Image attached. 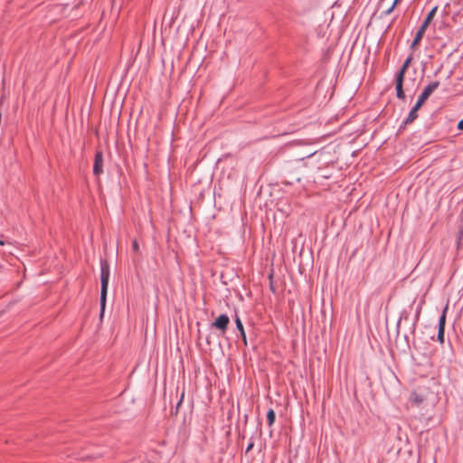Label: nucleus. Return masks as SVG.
I'll return each instance as SVG.
<instances>
[{
    "label": "nucleus",
    "instance_id": "obj_15",
    "mask_svg": "<svg viewBox=\"0 0 463 463\" xmlns=\"http://www.w3.org/2000/svg\"><path fill=\"white\" fill-rule=\"evenodd\" d=\"M394 7L395 6L392 5V6L390 8H387V10L384 12L385 14H390L392 12V10L394 9Z\"/></svg>",
    "mask_w": 463,
    "mask_h": 463
},
{
    "label": "nucleus",
    "instance_id": "obj_1",
    "mask_svg": "<svg viewBox=\"0 0 463 463\" xmlns=\"http://www.w3.org/2000/svg\"><path fill=\"white\" fill-rule=\"evenodd\" d=\"M110 269L109 265L107 260H102L100 262V281H101V290H100V316L103 315L105 306H106V298L108 293V286L109 280Z\"/></svg>",
    "mask_w": 463,
    "mask_h": 463
},
{
    "label": "nucleus",
    "instance_id": "obj_19",
    "mask_svg": "<svg viewBox=\"0 0 463 463\" xmlns=\"http://www.w3.org/2000/svg\"><path fill=\"white\" fill-rule=\"evenodd\" d=\"M399 0H394V2L392 3V5L396 6V5L398 4Z\"/></svg>",
    "mask_w": 463,
    "mask_h": 463
},
{
    "label": "nucleus",
    "instance_id": "obj_18",
    "mask_svg": "<svg viewBox=\"0 0 463 463\" xmlns=\"http://www.w3.org/2000/svg\"><path fill=\"white\" fill-rule=\"evenodd\" d=\"M6 242L4 240H0V246H4Z\"/></svg>",
    "mask_w": 463,
    "mask_h": 463
},
{
    "label": "nucleus",
    "instance_id": "obj_10",
    "mask_svg": "<svg viewBox=\"0 0 463 463\" xmlns=\"http://www.w3.org/2000/svg\"><path fill=\"white\" fill-rule=\"evenodd\" d=\"M403 80L404 79L396 78V96L400 99H405V94H404L403 88H402Z\"/></svg>",
    "mask_w": 463,
    "mask_h": 463
},
{
    "label": "nucleus",
    "instance_id": "obj_13",
    "mask_svg": "<svg viewBox=\"0 0 463 463\" xmlns=\"http://www.w3.org/2000/svg\"><path fill=\"white\" fill-rule=\"evenodd\" d=\"M411 401L416 405H420V403H422L424 399L420 397L418 393L413 392L411 396Z\"/></svg>",
    "mask_w": 463,
    "mask_h": 463
},
{
    "label": "nucleus",
    "instance_id": "obj_6",
    "mask_svg": "<svg viewBox=\"0 0 463 463\" xmlns=\"http://www.w3.org/2000/svg\"><path fill=\"white\" fill-rule=\"evenodd\" d=\"M422 106V103L417 100L416 104L411 108V111L409 112L408 117L404 120L403 124H411L418 117L417 111L420 109Z\"/></svg>",
    "mask_w": 463,
    "mask_h": 463
},
{
    "label": "nucleus",
    "instance_id": "obj_11",
    "mask_svg": "<svg viewBox=\"0 0 463 463\" xmlns=\"http://www.w3.org/2000/svg\"><path fill=\"white\" fill-rule=\"evenodd\" d=\"M425 33V31H423L422 29L419 28L411 44V49H414L417 44L421 41L423 35Z\"/></svg>",
    "mask_w": 463,
    "mask_h": 463
},
{
    "label": "nucleus",
    "instance_id": "obj_3",
    "mask_svg": "<svg viewBox=\"0 0 463 463\" xmlns=\"http://www.w3.org/2000/svg\"><path fill=\"white\" fill-rule=\"evenodd\" d=\"M229 324V317L225 314H222L214 320V322L212 324V326L215 327L216 329H219L222 332V334H224L227 330Z\"/></svg>",
    "mask_w": 463,
    "mask_h": 463
},
{
    "label": "nucleus",
    "instance_id": "obj_8",
    "mask_svg": "<svg viewBox=\"0 0 463 463\" xmlns=\"http://www.w3.org/2000/svg\"><path fill=\"white\" fill-rule=\"evenodd\" d=\"M235 325H236L238 331L240 332L241 337L244 345H247V338H246L245 330H244L242 322L238 316H236V317H235Z\"/></svg>",
    "mask_w": 463,
    "mask_h": 463
},
{
    "label": "nucleus",
    "instance_id": "obj_5",
    "mask_svg": "<svg viewBox=\"0 0 463 463\" xmlns=\"http://www.w3.org/2000/svg\"><path fill=\"white\" fill-rule=\"evenodd\" d=\"M103 155L102 152L98 151L95 154L94 157V165H93V174L96 176H99L100 174H102L103 169Z\"/></svg>",
    "mask_w": 463,
    "mask_h": 463
},
{
    "label": "nucleus",
    "instance_id": "obj_20",
    "mask_svg": "<svg viewBox=\"0 0 463 463\" xmlns=\"http://www.w3.org/2000/svg\"><path fill=\"white\" fill-rule=\"evenodd\" d=\"M270 288H271L272 291H274V287H273L272 284L270 285Z\"/></svg>",
    "mask_w": 463,
    "mask_h": 463
},
{
    "label": "nucleus",
    "instance_id": "obj_16",
    "mask_svg": "<svg viewBox=\"0 0 463 463\" xmlns=\"http://www.w3.org/2000/svg\"><path fill=\"white\" fill-rule=\"evenodd\" d=\"M458 128L459 130H463V118L458 122Z\"/></svg>",
    "mask_w": 463,
    "mask_h": 463
},
{
    "label": "nucleus",
    "instance_id": "obj_17",
    "mask_svg": "<svg viewBox=\"0 0 463 463\" xmlns=\"http://www.w3.org/2000/svg\"><path fill=\"white\" fill-rule=\"evenodd\" d=\"M253 448V442H250L247 448H246V452H249L251 449Z\"/></svg>",
    "mask_w": 463,
    "mask_h": 463
},
{
    "label": "nucleus",
    "instance_id": "obj_12",
    "mask_svg": "<svg viewBox=\"0 0 463 463\" xmlns=\"http://www.w3.org/2000/svg\"><path fill=\"white\" fill-rule=\"evenodd\" d=\"M275 419H276V414H275V411L273 409H269L267 412V420H268V424L269 426H271L274 421H275Z\"/></svg>",
    "mask_w": 463,
    "mask_h": 463
},
{
    "label": "nucleus",
    "instance_id": "obj_2",
    "mask_svg": "<svg viewBox=\"0 0 463 463\" xmlns=\"http://www.w3.org/2000/svg\"><path fill=\"white\" fill-rule=\"evenodd\" d=\"M449 309V303L444 307L441 316L439 320V330H438V341L440 344L444 343V332H445V324H446V316Z\"/></svg>",
    "mask_w": 463,
    "mask_h": 463
},
{
    "label": "nucleus",
    "instance_id": "obj_4",
    "mask_svg": "<svg viewBox=\"0 0 463 463\" xmlns=\"http://www.w3.org/2000/svg\"><path fill=\"white\" fill-rule=\"evenodd\" d=\"M439 86V81H433L427 85L421 94L419 96L418 101L424 103L425 100L433 93L435 90Z\"/></svg>",
    "mask_w": 463,
    "mask_h": 463
},
{
    "label": "nucleus",
    "instance_id": "obj_7",
    "mask_svg": "<svg viewBox=\"0 0 463 463\" xmlns=\"http://www.w3.org/2000/svg\"><path fill=\"white\" fill-rule=\"evenodd\" d=\"M437 9H438V6H434L430 12L429 14H427L424 22L422 23V24L420 25V29H422L423 31L426 32V29L427 27L429 26V24H430V22L433 20L435 14H436V12H437Z\"/></svg>",
    "mask_w": 463,
    "mask_h": 463
},
{
    "label": "nucleus",
    "instance_id": "obj_9",
    "mask_svg": "<svg viewBox=\"0 0 463 463\" xmlns=\"http://www.w3.org/2000/svg\"><path fill=\"white\" fill-rule=\"evenodd\" d=\"M412 61V56L410 55L403 62L402 68L400 69V71H398L397 75H396V78H401V79H404V74L406 72V71L408 70L411 62Z\"/></svg>",
    "mask_w": 463,
    "mask_h": 463
},
{
    "label": "nucleus",
    "instance_id": "obj_14",
    "mask_svg": "<svg viewBox=\"0 0 463 463\" xmlns=\"http://www.w3.org/2000/svg\"><path fill=\"white\" fill-rule=\"evenodd\" d=\"M132 247H133V250H134L135 251H137V250H139L138 243H137V241L136 240L133 241V243H132Z\"/></svg>",
    "mask_w": 463,
    "mask_h": 463
}]
</instances>
